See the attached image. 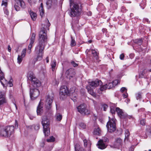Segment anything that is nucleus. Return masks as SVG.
<instances>
[{"label": "nucleus", "instance_id": "nucleus-1", "mask_svg": "<svg viewBox=\"0 0 151 151\" xmlns=\"http://www.w3.org/2000/svg\"><path fill=\"white\" fill-rule=\"evenodd\" d=\"M46 22L47 23L46 24H42V27L41 28L39 32L38 42L35 50V52L37 55V58L36 59L34 60V62L42 59L44 50L47 43V30L49 29V27L50 24L48 19L46 20Z\"/></svg>", "mask_w": 151, "mask_h": 151}, {"label": "nucleus", "instance_id": "nucleus-2", "mask_svg": "<svg viewBox=\"0 0 151 151\" xmlns=\"http://www.w3.org/2000/svg\"><path fill=\"white\" fill-rule=\"evenodd\" d=\"M69 4L70 16L73 17L80 15L82 8L81 4L79 2H74L73 0H69Z\"/></svg>", "mask_w": 151, "mask_h": 151}, {"label": "nucleus", "instance_id": "nucleus-3", "mask_svg": "<svg viewBox=\"0 0 151 151\" xmlns=\"http://www.w3.org/2000/svg\"><path fill=\"white\" fill-rule=\"evenodd\" d=\"M43 128V132L45 136H48L50 134V130L49 127L50 122L47 117H43L42 121Z\"/></svg>", "mask_w": 151, "mask_h": 151}, {"label": "nucleus", "instance_id": "nucleus-4", "mask_svg": "<svg viewBox=\"0 0 151 151\" xmlns=\"http://www.w3.org/2000/svg\"><path fill=\"white\" fill-rule=\"evenodd\" d=\"M116 111L120 119L126 120L128 119H133V117L132 116L128 115L127 114L123 111L122 109L119 107H117L116 109Z\"/></svg>", "mask_w": 151, "mask_h": 151}, {"label": "nucleus", "instance_id": "nucleus-5", "mask_svg": "<svg viewBox=\"0 0 151 151\" xmlns=\"http://www.w3.org/2000/svg\"><path fill=\"white\" fill-rule=\"evenodd\" d=\"M115 120L114 118L109 119V121L107 123L106 126L108 132H109L112 133L116 130V125Z\"/></svg>", "mask_w": 151, "mask_h": 151}, {"label": "nucleus", "instance_id": "nucleus-6", "mask_svg": "<svg viewBox=\"0 0 151 151\" xmlns=\"http://www.w3.org/2000/svg\"><path fill=\"white\" fill-rule=\"evenodd\" d=\"M69 93V91L67 87L65 86H62L60 89V98L63 99Z\"/></svg>", "mask_w": 151, "mask_h": 151}, {"label": "nucleus", "instance_id": "nucleus-7", "mask_svg": "<svg viewBox=\"0 0 151 151\" xmlns=\"http://www.w3.org/2000/svg\"><path fill=\"white\" fill-rule=\"evenodd\" d=\"M29 79L31 81V83L34 87H38L41 86L40 82L34 75L30 74Z\"/></svg>", "mask_w": 151, "mask_h": 151}, {"label": "nucleus", "instance_id": "nucleus-8", "mask_svg": "<svg viewBox=\"0 0 151 151\" xmlns=\"http://www.w3.org/2000/svg\"><path fill=\"white\" fill-rule=\"evenodd\" d=\"M15 1L14 6L15 10L17 11H19L20 8L19 5H20L22 8H24L25 7V4L24 1L22 0H14Z\"/></svg>", "mask_w": 151, "mask_h": 151}, {"label": "nucleus", "instance_id": "nucleus-9", "mask_svg": "<svg viewBox=\"0 0 151 151\" xmlns=\"http://www.w3.org/2000/svg\"><path fill=\"white\" fill-rule=\"evenodd\" d=\"M78 111L82 115H88L90 114V112L86 109L84 104H81L77 107Z\"/></svg>", "mask_w": 151, "mask_h": 151}, {"label": "nucleus", "instance_id": "nucleus-10", "mask_svg": "<svg viewBox=\"0 0 151 151\" xmlns=\"http://www.w3.org/2000/svg\"><path fill=\"white\" fill-rule=\"evenodd\" d=\"M40 91L37 88L30 89V97L32 100H35L39 96Z\"/></svg>", "mask_w": 151, "mask_h": 151}, {"label": "nucleus", "instance_id": "nucleus-11", "mask_svg": "<svg viewBox=\"0 0 151 151\" xmlns=\"http://www.w3.org/2000/svg\"><path fill=\"white\" fill-rule=\"evenodd\" d=\"M53 97L49 95L47 96L45 105V108L47 109H49L51 107L52 103L53 102Z\"/></svg>", "mask_w": 151, "mask_h": 151}, {"label": "nucleus", "instance_id": "nucleus-12", "mask_svg": "<svg viewBox=\"0 0 151 151\" xmlns=\"http://www.w3.org/2000/svg\"><path fill=\"white\" fill-rule=\"evenodd\" d=\"M75 74L74 70L72 68L67 70L65 73L67 78L70 80L72 78H75Z\"/></svg>", "mask_w": 151, "mask_h": 151}, {"label": "nucleus", "instance_id": "nucleus-13", "mask_svg": "<svg viewBox=\"0 0 151 151\" xmlns=\"http://www.w3.org/2000/svg\"><path fill=\"white\" fill-rule=\"evenodd\" d=\"M102 83L101 80L98 79L89 82V85L93 88L96 87L99 85H101Z\"/></svg>", "mask_w": 151, "mask_h": 151}, {"label": "nucleus", "instance_id": "nucleus-14", "mask_svg": "<svg viewBox=\"0 0 151 151\" xmlns=\"http://www.w3.org/2000/svg\"><path fill=\"white\" fill-rule=\"evenodd\" d=\"M14 127L13 126H9L6 127V130L7 132L9 137L14 133Z\"/></svg>", "mask_w": 151, "mask_h": 151}, {"label": "nucleus", "instance_id": "nucleus-15", "mask_svg": "<svg viewBox=\"0 0 151 151\" xmlns=\"http://www.w3.org/2000/svg\"><path fill=\"white\" fill-rule=\"evenodd\" d=\"M97 145L99 149L101 150L105 149L107 146V144L102 142L101 139H100L98 141Z\"/></svg>", "mask_w": 151, "mask_h": 151}, {"label": "nucleus", "instance_id": "nucleus-16", "mask_svg": "<svg viewBox=\"0 0 151 151\" xmlns=\"http://www.w3.org/2000/svg\"><path fill=\"white\" fill-rule=\"evenodd\" d=\"M43 111L42 104L40 102L37 108V113L38 115H42Z\"/></svg>", "mask_w": 151, "mask_h": 151}, {"label": "nucleus", "instance_id": "nucleus-17", "mask_svg": "<svg viewBox=\"0 0 151 151\" xmlns=\"http://www.w3.org/2000/svg\"><path fill=\"white\" fill-rule=\"evenodd\" d=\"M6 103V100L5 94L1 92L0 94V106Z\"/></svg>", "mask_w": 151, "mask_h": 151}, {"label": "nucleus", "instance_id": "nucleus-18", "mask_svg": "<svg viewBox=\"0 0 151 151\" xmlns=\"http://www.w3.org/2000/svg\"><path fill=\"white\" fill-rule=\"evenodd\" d=\"M118 83V81L117 80H115L111 83H109L107 84V88L108 89L114 87Z\"/></svg>", "mask_w": 151, "mask_h": 151}, {"label": "nucleus", "instance_id": "nucleus-19", "mask_svg": "<svg viewBox=\"0 0 151 151\" xmlns=\"http://www.w3.org/2000/svg\"><path fill=\"white\" fill-rule=\"evenodd\" d=\"M0 135L5 137H9L7 132L6 130V127L4 129L0 130Z\"/></svg>", "mask_w": 151, "mask_h": 151}, {"label": "nucleus", "instance_id": "nucleus-20", "mask_svg": "<svg viewBox=\"0 0 151 151\" xmlns=\"http://www.w3.org/2000/svg\"><path fill=\"white\" fill-rule=\"evenodd\" d=\"M56 61L55 60H53L51 61L50 64L51 68L52 71H54L56 69Z\"/></svg>", "mask_w": 151, "mask_h": 151}, {"label": "nucleus", "instance_id": "nucleus-21", "mask_svg": "<svg viewBox=\"0 0 151 151\" xmlns=\"http://www.w3.org/2000/svg\"><path fill=\"white\" fill-rule=\"evenodd\" d=\"M122 140L120 138L116 139L115 142V145L118 147L122 146Z\"/></svg>", "mask_w": 151, "mask_h": 151}, {"label": "nucleus", "instance_id": "nucleus-22", "mask_svg": "<svg viewBox=\"0 0 151 151\" xmlns=\"http://www.w3.org/2000/svg\"><path fill=\"white\" fill-rule=\"evenodd\" d=\"M143 40L142 38L137 39L133 40L134 43L138 45H142Z\"/></svg>", "mask_w": 151, "mask_h": 151}, {"label": "nucleus", "instance_id": "nucleus-23", "mask_svg": "<svg viewBox=\"0 0 151 151\" xmlns=\"http://www.w3.org/2000/svg\"><path fill=\"white\" fill-rule=\"evenodd\" d=\"M86 88L87 89L88 92L91 95L93 96L96 95L95 93L93 92V90L90 86H87Z\"/></svg>", "mask_w": 151, "mask_h": 151}, {"label": "nucleus", "instance_id": "nucleus-24", "mask_svg": "<svg viewBox=\"0 0 151 151\" xmlns=\"http://www.w3.org/2000/svg\"><path fill=\"white\" fill-rule=\"evenodd\" d=\"M101 133V130L99 127L95 129L93 131V134L97 135H100Z\"/></svg>", "mask_w": 151, "mask_h": 151}, {"label": "nucleus", "instance_id": "nucleus-25", "mask_svg": "<svg viewBox=\"0 0 151 151\" xmlns=\"http://www.w3.org/2000/svg\"><path fill=\"white\" fill-rule=\"evenodd\" d=\"M55 116L57 121H60L62 118V115L59 113H56Z\"/></svg>", "mask_w": 151, "mask_h": 151}, {"label": "nucleus", "instance_id": "nucleus-26", "mask_svg": "<svg viewBox=\"0 0 151 151\" xmlns=\"http://www.w3.org/2000/svg\"><path fill=\"white\" fill-rule=\"evenodd\" d=\"M39 10L40 12V15L41 16H42L44 14L43 4L42 3L40 4V6L39 8Z\"/></svg>", "mask_w": 151, "mask_h": 151}, {"label": "nucleus", "instance_id": "nucleus-27", "mask_svg": "<svg viewBox=\"0 0 151 151\" xmlns=\"http://www.w3.org/2000/svg\"><path fill=\"white\" fill-rule=\"evenodd\" d=\"M30 15L33 21H35L36 20L37 17L36 14L33 12H31L30 13Z\"/></svg>", "mask_w": 151, "mask_h": 151}, {"label": "nucleus", "instance_id": "nucleus-28", "mask_svg": "<svg viewBox=\"0 0 151 151\" xmlns=\"http://www.w3.org/2000/svg\"><path fill=\"white\" fill-rule=\"evenodd\" d=\"M146 0H142L140 3L139 5L142 9H143L145 6L146 4Z\"/></svg>", "mask_w": 151, "mask_h": 151}, {"label": "nucleus", "instance_id": "nucleus-29", "mask_svg": "<svg viewBox=\"0 0 151 151\" xmlns=\"http://www.w3.org/2000/svg\"><path fill=\"white\" fill-rule=\"evenodd\" d=\"M92 54H93L94 57L97 59L98 58V54L97 53L96 51L94 50H91Z\"/></svg>", "mask_w": 151, "mask_h": 151}, {"label": "nucleus", "instance_id": "nucleus-30", "mask_svg": "<svg viewBox=\"0 0 151 151\" xmlns=\"http://www.w3.org/2000/svg\"><path fill=\"white\" fill-rule=\"evenodd\" d=\"M52 4V0H47L46 2L47 7L48 9H50L51 8Z\"/></svg>", "mask_w": 151, "mask_h": 151}, {"label": "nucleus", "instance_id": "nucleus-31", "mask_svg": "<svg viewBox=\"0 0 151 151\" xmlns=\"http://www.w3.org/2000/svg\"><path fill=\"white\" fill-rule=\"evenodd\" d=\"M33 44V43H31L30 42L29 44L28 45L27 50V53L29 54H30L31 53V49L32 47Z\"/></svg>", "mask_w": 151, "mask_h": 151}, {"label": "nucleus", "instance_id": "nucleus-32", "mask_svg": "<svg viewBox=\"0 0 151 151\" xmlns=\"http://www.w3.org/2000/svg\"><path fill=\"white\" fill-rule=\"evenodd\" d=\"M35 34L33 33L32 35V36L30 39V42L31 43H34L35 39Z\"/></svg>", "mask_w": 151, "mask_h": 151}, {"label": "nucleus", "instance_id": "nucleus-33", "mask_svg": "<svg viewBox=\"0 0 151 151\" xmlns=\"http://www.w3.org/2000/svg\"><path fill=\"white\" fill-rule=\"evenodd\" d=\"M125 139L128 140L129 135V132L128 129H126L125 132Z\"/></svg>", "mask_w": 151, "mask_h": 151}, {"label": "nucleus", "instance_id": "nucleus-34", "mask_svg": "<svg viewBox=\"0 0 151 151\" xmlns=\"http://www.w3.org/2000/svg\"><path fill=\"white\" fill-rule=\"evenodd\" d=\"M32 128H34L36 130H37L40 129V124H36L33 125L32 126Z\"/></svg>", "mask_w": 151, "mask_h": 151}, {"label": "nucleus", "instance_id": "nucleus-35", "mask_svg": "<svg viewBox=\"0 0 151 151\" xmlns=\"http://www.w3.org/2000/svg\"><path fill=\"white\" fill-rule=\"evenodd\" d=\"M142 93L140 92H138L136 94L137 99H140L142 98Z\"/></svg>", "mask_w": 151, "mask_h": 151}, {"label": "nucleus", "instance_id": "nucleus-36", "mask_svg": "<svg viewBox=\"0 0 151 151\" xmlns=\"http://www.w3.org/2000/svg\"><path fill=\"white\" fill-rule=\"evenodd\" d=\"M55 141V138L52 136L50 137L49 139L47 140V142H52Z\"/></svg>", "mask_w": 151, "mask_h": 151}, {"label": "nucleus", "instance_id": "nucleus-37", "mask_svg": "<svg viewBox=\"0 0 151 151\" xmlns=\"http://www.w3.org/2000/svg\"><path fill=\"white\" fill-rule=\"evenodd\" d=\"M107 84H106L105 85L101 86L100 88V91H103L105 90L106 89H107Z\"/></svg>", "mask_w": 151, "mask_h": 151}, {"label": "nucleus", "instance_id": "nucleus-38", "mask_svg": "<svg viewBox=\"0 0 151 151\" xmlns=\"http://www.w3.org/2000/svg\"><path fill=\"white\" fill-rule=\"evenodd\" d=\"M84 142V146L85 147H86L87 146V145H90V144L89 142H88L87 140L86 139H84L83 140Z\"/></svg>", "mask_w": 151, "mask_h": 151}, {"label": "nucleus", "instance_id": "nucleus-39", "mask_svg": "<svg viewBox=\"0 0 151 151\" xmlns=\"http://www.w3.org/2000/svg\"><path fill=\"white\" fill-rule=\"evenodd\" d=\"M8 5L7 0H2V1L1 6L4 5L6 7Z\"/></svg>", "mask_w": 151, "mask_h": 151}, {"label": "nucleus", "instance_id": "nucleus-40", "mask_svg": "<svg viewBox=\"0 0 151 151\" xmlns=\"http://www.w3.org/2000/svg\"><path fill=\"white\" fill-rule=\"evenodd\" d=\"M23 57H22V56L19 55H18L17 58V63L20 64L22 60V58Z\"/></svg>", "mask_w": 151, "mask_h": 151}, {"label": "nucleus", "instance_id": "nucleus-41", "mask_svg": "<svg viewBox=\"0 0 151 151\" xmlns=\"http://www.w3.org/2000/svg\"><path fill=\"white\" fill-rule=\"evenodd\" d=\"M71 42L70 45L71 47L74 46L76 44V42L73 39L72 37H71Z\"/></svg>", "mask_w": 151, "mask_h": 151}, {"label": "nucleus", "instance_id": "nucleus-42", "mask_svg": "<svg viewBox=\"0 0 151 151\" xmlns=\"http://www.w3.org/2000/svg\"><path fill=\"white\" fill-rule=\"evenodd\" d=\"M27 51V49L26 48H24L22 52L21 56H22V57H24L26 55V53Z\"/></svg>", "mask_w": 151, "mask_h": 151}, {"label": "nucleus", "instance_id": "nucleus-43", "mask_svg": "<svg viewBox=\"0 0 151 151\" xmlns=\"http://www.w3.org/2000/svg\"><path fill=\"white\" fill-rule=\"evenodd\" d=\"M140 124L143 126L146 124V121L145 119H142L140 120Z\"/></svg>", "mask_w": 151, "mask_h": 151}, {"label": "nucleus", "instance_id": "nucleus-44", "mask_svg": "<svg viewBox=\"0 0 151 151\" xmlns=\"http://www.w3.org/2000/svg\"><path fill=\"white\" fill-rule=\"evenodd\" d=\"M80 127L82 129H85L86 127V125L83 123L81 122L79 124Z\"/></svg>", "mask_w": 151, "mask_h": 151}, {"label": "nucleus", "instance_id": "nucleus-45", "mask_svg": "<svg viewBox=\"0 0 151 151\" xmlns=\"http://www.w3.org/2000/svg\"><path fill=\"white\" fill-rule=\"evenodd\" d=\"M101 139L102 142L106 144V142H108L109 141L107 137H103L102 139Z\"/></svg>", "mask_w": 151, "mask_h": 151}, {"label": "nucleus", "instance_id": "nucleus-46", "mask_svg": "<svg viewBox=\"0 0 151 151\" xmlns=\"http://www.w3.org/2000/svg\"><path fill=\"white\" fill-rule=\"evenodd\" d=\"M116 110L112 106H110V111L112 114H115Z\"/></svg>", "mask_w": 151, "mask_h": 151}, {"label": "nucleus", "instance_id": "nucleus-47", "mask_svg": "<svg viewBox=\"0 0 151 151\" xmlns=\"http://www.w3.org/2000/svg\"><path fill=\"white\" fill-rule=\"evenodd\" d=\"M108 106L106 104H104L102 105V108L103 109L104 111H106V109L107 108Z\"/></svg>", "mask_w": 151, "mask_h": 151}, {"label": "nucleus", "instance_id": "nucleus-48", "mask_svg": "<svg viewBox=\"0 0 151 151\" xmlns=\"http://www.w3.org/2000/svg\"><path fill=\"white\" fill-rule=\"evenodd\" d=\"M4 14L8 16L9 14V12L7 8L6 7H5L4 8Z\"/></svg>", "mask_w": 151, "mask_h": 151}, {"label": "nucleus", "instance_id": "nucleus-49", "mask_svg": "<svg viewBox=\"0 0 151 151\" xmlns=\"http://www.w3.org/2000/svg\"><path fill=\"white\" fill-rule=\"evenodd\" d=\"M143 22H147L148 24H149L150 21H149L148 19L144 18L143 19Z\"/></svg>", "mask_w": 151, "mask_h": 151}, {"label": "nucleus", "instance_id": "nucleus-50", "mask_svg": "<svg viewBox=\"0 0 151 151\" xmlns=\"http://www.w3.org/2000/svg\"><path fill=\"white\" fill-rule=\"evenodd\" d=\"M79 146L78 145H76L75 146V151H79L78 150V147ZM82 151H85L83 149Z\"/></svg>", "mask_w": 151, "mask_h": 151}, {"label": "nucleus", "instance_id": "nucleus-51", "mask_svg": "<svg viewBox=\"0 0 151 151\" xmlns=\"http://www.w3.org/2000/svg\"><path fill=\"white\" fill-rule=\"evenodd\" d=\"M12 79H11L10 80L9 82L8 81V83H7L6 84V85L7 84H9V85H10V87L12 86H13V84L12 83Z\"/></svg>", "mask_w": 151, "mask_h": 151}, {"label": "nucleus", "instance_id": "nucleus-52", "mask_svg": "<svg viewBox=\"0 0 151 151\" xmlns=\"http://www.w3.org/2000/svg\"><path fill=\"white\" fill-rule=\"evenodd\" d=\"M71 64L74 67H76L78 65V64L76 63L74 61L71 62Z\"/></svg>", "mask_w": 151, "mask_h": 151}, {"label": "nucleus", "instance_id": "nucleus-53", "mask_svg": "<svg viewBox=\"0 0 151 151\" xmlns=\"http://www.w3.org/2000/svg\"><path fill=\"white\" fill-rule=\"evenodd\" d=\"M127 89L125 87H122L121 89V91L122 92H124V91H127Z\"/></svg>", "mask_w": 151, "mask_h": 151}, {"label": "nucleus", "instance_id": "nucleus-54", "mask_svg": "<svg viewBox=\"0 0 151 151\" xmlns=\"http://www.w3.org/2000/svg\"><path fill=\"white\" fill-rule=\"evenodd\" d=\"M147 85H148L149 84V83L150 82H151V79L149 77L147 78Z\"/></svg>", "mask_w": 151, "mask_h": 151}, {"label": "nucleus", "instance_id": "nucleus-55", "mask_svg": "<svg viewBox=\"0 0 151 151\" xmlns=\"http://www.w3.org/2000/svg\"><path fill=\"white\" fill-rule=\"evenodd\" d=\"M124 55L123 54H122L120 55L119 58H120V59H121L122 60H123L124 58Z\"/></svg>", "mask_w": 151, "mask_h": 151}, {"label": "nucleus", "instance_id": "nucleus-56", "mask_svg": "<svg viewBox=\"0 0 151 151\" xmlns=\"http://www.w3.org/2000/svg\"><path fill=\"white\" fill-rule=\"evenodd\" d=\"M147 132L148 134L151 136V127L148 130Z\"/></svg>", "mask_w": 151, "mask_h": 151}, {"label": "nucleus", "instance_id": "nucleus-57", "mask_svg": "<svg viewBox=\"0 0 151 151\" xmlns=\"http://www.w3.org/2000/svg\"><path fill=\"white\" fill-rule=\"evenodd\" d=\"M15 128L16 129L18 127V123L16 120L15 121Z\"/></svg>", "mask_w": 151, "mask_h": 151}, {"label": "nucleus", "instance_id": "nucleus-58", "mask_svg": "<svg viewBox=\"0 0 151 151\" xmlns=\"http://www.w3.org/2000/svg\"><path fill=\"white\" fill-rule=\"evenodd\" d=\"M128 96V94L127 93H123V96L124 98H125L127 97Z\"/></svg>", "mask_w": 151, "mask_h": 151}, {"label": "nucleus", "instance_id": "nucleus-59", "mask_svg": "<svg viewBox=\"0 0 151 151\" xmlns=\"http://www.w3.org/2000/svg\"><path fill=\"white\" fill-rule=\"evenodd\" d=\"M28 2L30 4V5H32V0H28Z\"/></svg>", "mask_w": 151, "mask_h": 151}, {"label": "nucleus", "instance_id": "nucleus-60", "mask_svg": "<svg viewBox=\"0 0 151 151\" xmlns=\"http://www.w3.org/2000/svg\"><path fill=\"white\" fill-rule=\"evenodd\" d=\"M32 4H35L37 1L36 0H32Z\"/></svg>", "mask_w": 151, "mask_h": 151}, {"label": "nucleus", "instance_id": "nucleus-61", "mask_svg": "<svg viewBox=\"0 0 151 151\" xmlns=\"http://www.w3.org/2000/svg\"><path fill=\"white\" fill-rule=\"evenodd\" d=\"M46 62L48 63L49 62V59L48 57H47L46 58Z\"/></svg>", "mask_w": 151, "mask_h": 151}, {"label": "nucleus", "instance_id": "nucleus-62", "mask_svg": "<svg viewBox=\"0 0 151 151\" xmlns=\"http://www.w3.org/2000/svg\"><path fill=\"white\" fill-rule=\"evenodd\" d=\"M11 48L10 47V46L9 45L8 46V50L10 52L11 51Z\"/></svg>", "mask_w": 151, "mask_h": 151}, {"label": "nucleus", "instance_id": "nucleus-63", "mask_svg": "<svg viewBox=\"0 0 151 151\" xmlns=\"http://www.w3.org/2000/svg\"><path fill=\"white\" fill-rule=\"evenodd\" d=\"M146 70H144L142 72V73H141L143 75H144V74H145V71Z\"/></svg>", "mask_w": 151, "mask_h": 151}, {"label": "nucleus", "instance_id": "nucleus-64", "mask_svg": "<svg viewBox=\"0 0 151 151\" xmlns=\"http://www.w3.org/2000/svg\"><path fill=\"white\" fill-rule=\"evenodd\" d=\"M91 42H92V40H89L88 41V42L89 43H91Z\"/></svg>", "mask_w": 151, "mask_h": 151}]
</instances>
